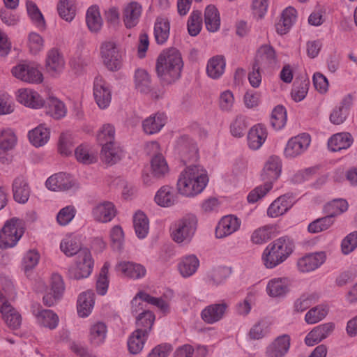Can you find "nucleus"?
I'll return each instance as SVG.
<instances>
[{
	"label": "nucleus",
	"instance_id": "nucleus-1",
	"mask_svg": "<svg viewBox=\"0 0 357 357\" xmlns=\"http://www.w3.org/2000/svg\"><path fill=\"white\" fill-rule=\"evenodd\" d=\"M208 183V172L203 166L190 165L181 172L177 181V190L181 195L192 197L200 194Z\"/></svg>",
	"mask_w": 357,
	"mask_h": 357
},
{
	"label": "nucleus",
	"instance_id": "nucleus-2",
	"mask_svg": "<svg viewBox=\"0 0 357 357\" xmlns=\"http://www.w3.org/2000/svg\"><path fill=\"white\" fill-rule=\"evenodd\" d=\"M183 61L179 51L175 48L163 50L156 61V73L166 84L175 82L181 77Z\"/></svg>",
	"mask_w": 357,
	"mask_h": 357
},
{
	"label": "nucleus",
	"instance_id": "nucleus-3",
	"mask_svg": "<svg viewBox=\"0 0 357 357\" xmlns=\"http://www.w3.org/2000/svg\"><path fill=\"white\" fill-rule=\"evenodd\" d=\"M294 243L287 237L279 238L264 250L261 260L266 268H273L283 263L292 254Z\"/></svg>",
	"mask_w": 357,
	"mask_h": 357
},
{
	"label": "nucleus",
	"instance_id": "nucleus-4",
	"mask_svg": "<svg viewBox=\"0 0 357 357\" xmlns=\"http://www.w3.org/2000/svg\"><path fill=\"white\" fill-rule=\"evenodd\" d=\"M198 225L195 215L189 213L177 220L170 228V236L176 243L186 245L192 241Z\"/></svg>",
	"mask_w": 357,
	"mask_h": 357
},
{
	"label": "nucleus",
	"instance_id": "nucleus-5",
	"mask_svg": "<svg viewBox=\"0 0 357 357\" xmlns=\"http://www.w3.org/2000/svg\"><path fill=\"white\" fill-rule=\"evenodd\" d=\"M94 260L91 251L83 248L77 255L74 264L68 271L69 278L79 280L87 278L93 271Z\"/></svg>",
	"mask_w": 357,
	"mask_h": 357
},
{
	"label": "nucleus",
	"instance_id": "nucleus-6",
	"mask_svg": "<svg viewBox=\"0 0 357 357\" xmlns=\"http://www.w3.org/2000/svg\"><path fill=\"white\" fill-rule=\"evenodd\" d=\"M24 231L22 220L17 218L7 220L0 231V248L7 249L15 246Z\"/></svg>",
	"mask_w": 357,
	"mask_h": 357
},
{
	"label": "nucleus",
	"instance_id": "nucleus-7",
	"mask_svg": "<svg viewBox=\"0 0 357 357\" xmlns=\"http://www.w3.org/2000/svg\"><path fill=\"white\" fill-rule=\"evenodd\" d=\"M101 59L104 65L111 71L121 68L123 52L120 46L113 40H105L100 47Z\"/></svg>",
	"mask_w": 357,
	"mask_h": 357
},
{
	"label": "nucleus",
	"instance_id": "nucleus-8",
	"mask_svg": "<svg viewBox=\"0 0 357 357\" xmlns=\"http://www.w3.org/2000/svg\"><path fill=\"white\" fill-rule=\"evenodd\" d=\"M11 73L16 79L29 84H40L43 81V75L33 63L22 62L13 66Z\"/></svg>",
	"mask_w": 357,
	"mask_h": 357
},
{
	"label": "nucleus",
	"instance_id": "nucleus-9",
	"mask_svg": "<svg viewBox=\"0 0 357 357\" xmlns=\"http://www.w3.org/2000/svg\"><path fill=\"white\" fill-rule=\"evenodd\" d=\"M311 143V137L303 132L289 138L283 151L284 157L287 159H295L307 151Z\"/></svg>",
	"mask_w": 357,
	"mask_h": 357
},
{
	"label": "nucleus",
	"instance_id": "nucleus-10",
	"mask_svg": "<svg viewBox=\"0 0 357 357\" xmlns=\"http://www.w3.org/2000/svg\"><path fill=\"white\" fill-rule=\"evenodd\" d=\"M17 136L15 132L9 128L0 130V162L8 164L10 162L9 152L12 151L17 144Z\"/></svg>",
	"mask_w": 357,
	"mask_h": 357
},
{
	"label": "nucleus",
	"instance_id": "nucleus-11",
	"mask_svg": "<svg viewBox=\"0 0 357 357\" xmlns=\"http://www.w3.org/2000/svg\"><path fill=\"white\" fill-rule=\"evenodd\" d=\"M65 66V59L59 49L53 47L47 52L45 66L46 72L51 77H58L63 73Z\"/></svg>",
	"mask_w": 357,
	"mask_h": 357
},
{
	"label": "nucleus",
	"instance_id": "nucleus-12",
	"mask_svg": "<svg viewBox=\"0 0 357 357\" xmlns=\"http://www.w3.org/2000/svg\"><path fill=\"white\" fill-rule=\"evenodd\" d=\"M93 92L98 106L102 109L107 108L112 100V91L109 84L101 76L95 77Z\"/></svg>",
	"mask_w": 357,
	"mask_h": 357
},
{
	"label": "nucleus",
	"instance_id": "nucleus-13",
	"mask_svg": "<svg viewBox=\"0 0 357 357\" xmlns=\"http://www.w3.org/2000/svg\"><path fill=\"white\" fill-rule=\"evenodd\" d=\"M15 99L20 104L31 109H40L45 106V100L35 90L20 88L15 93Z\"/></svg>",
	"mask_w": 357,
	"mask_h": 357
},
{
	"label": "nucleus",
	"instance_id": "nucleus-14",
	"mask_svg": "<svg viewBox=\"0 0 357 357\" xmlns=\"http://www.w3.org/2000/svg\"><path fill=\"white\" fill-rule=\"evenodd\" d=\"M0 312L2 319L8 328L13 330L20 327L22 318L20 312L15 309L0 292Z\"/></svg>",
	"mask_w": 357,
	"mask_h": 357
},
{
	"label": "nucleus",
	"instance_id": "nucleus-15",
	"mask_svg": "<svg viewBox=\"0 0 357 357\" xmlns=\"http://www.w3.org/2000/svg\"><path fill=\"white\" fill-rule=\"evenodd\" d=\"M50 286V289L45 292L43 298L44 305L48 307L55 305L62 297L65 290L63 278L57 273L52 275Z\"/></svg>",
	"mask_w": 357,
	"mask_h": 357
},
{
	"label": "nucleus",
	"instance_id": "nucleus-16",
	"mask_svg": "<svg viewBox=\"0 0 357 357\" xmlns=\"http://www.w3.org/2000/svg\"><path fill=\"white\" fill-rule=\"evenodd\" d=\"M326 259V254L325 252L307 254L297 260L296 267L301 273H310L324 264Z\"/></svg>",
	"mask_w": 357,
	"mask_h": 357
},
{
	"label": "nucleus",
	"instance_id": "nucleus-17",
	"mask_svg": "<svg viewBox=\"0 0 357 357\" xmlns=\"http://www.w3.org/2000/svg\"><path fill=\"white\" fill-rule=\"evenodd\" d=\"M229 304L225 301L206 306L201 312V319L208 324H215L225 316Z\"/></svg>",
	"mask_w": 357,
	"mask_h": 357
},
{
	"label": "nucleus",
	"instance_id": "nucleus-18",
	"mask_svg": "<svg viewBox=\"0 0 357 357\" xmlns=\"http://www.w3.org/2000/svg\"><path fill=\"white\" fill-rule=\"evenodd\" d=\"M290 288L291 281L288 278H273L268 281L266 292L271 298H280L284 297L290 291Z\"/></svg>",
	"mask_w": 357,
	"mask_h": 357
},
{
	"label": "nucleus",
	"instance_id": "nucleus-19",
	"mask_svg": "<svg viewBox=\"0 0 357 357\" xmlns=\"http://www.w3.org/2000/svg\"><path fill=\"white\" fill-rule=\"evenodd\" d=\"M73 178L64 172H59L50 176L45 181V186L51 191L68 190L75 185Z\"/></svg>",
	"mask_w": 357,
	"mask_h": 357
},
{
	"label": "nucleus",
	"instance_id": "nucleus-20",
	"mask_svg": "<svg viewBox=\"0 0 357 357\" xmlns=\"http://www.w3.org/2000/svg\"><path fill=\"white\" fill-rule=\"evenodd\" d=\"M291 345V337L288 334H282L275 337L266 348V357H284Z\"/></svg>",
	"mask_w": 357,
	"mask_h": 357
},
{
	"label": "nucleus",
	"instance_id": "nucleus-21",
	"mask_svg": "<svg viewBox=\"0 0 357 357\" xmlns=\"http://www.w3.org/2000/svg\"><path fill=\"white\" fill-rule=\"evenodd\" d=\"M241 221L236 216L228 215L222 217L218 222L215 231L217 238H224L238 231Z\"/></svg>",
	"mask_w": 357,
	"mask_h": 357
},
{
	"label": "nucleus",
	"instance_id": "nucleus-22",
	"mask_svg": "<svg viewBox=\"0 0 357 357\" xmlns=\"http://www.w3.org/2000/svg\"><path fill=\"white\" fill-rule=\"evenodd\" d=\"M143 12L142 6L137 1L126 4L122 11V19L125 26L131 29L139 22Z\"/></svg>",
	"mask_w": 357,
	"mask_h": 357
},
{
	"label": "nucleus",
	"instance_id": "nucleus-23",
	"mask_svg": "<svg viewBox=\"0 0 357 357\" xmlns=\"http://www.w3.org/2000/svg\"><path fill=\"white\" fill-rule=\"evenodd\" d=\"M116 210L112 202L105 201L95 205L91 211L93 220L101 223H107L116 216Z\"/></svg>",
	"mask_w": 357,
	"mask_h": 357
},
{
	"label": "nucleus",
	"instance_id": "nucleus-24",
	"mask_svg": "<svg viewBox=\"0 0 357 357\" xmlns=\"http://www.w3.org/2000/svg\"><path fill=\"white\" fill-rule=\"evenodd\" d=\"M167 121V116L162 112H156L145 118L142 122L143 132L149 135L160 132Z\"/></svg>",
	"mask_w": 357,
	"mask_h": 357
},
{
	"label": "nucleus",
	"instance_id": "nucleus-25",
	"mask_svg": "<svg viewBox=\"0 0 357 357\" xmlns=\"http://www.w3.org/2000/svg\"><path fill=\"white\" fill-rule=\"evenodd\" d=\"M107 326L103 321H98L92 323L88 329V341L95 347L103 344L107 337Z\"/></svg>",
	"mask_w": 357,
	"mask_h": 357
},
{
	"label": "nucleus",
	"instance_id": "nucleus-26",
	"mask_svg": "<svg viewBox=\"0 0 357 357\" xmlns=\"http://www.w3.org/2000/svg\"><path fill=\"white\" fill-rule=\"evenodd\" d=\"M139 299L157 307L162 312L165 314L169 313L170 311L169 304L167 301L162 298L152 296L144 291H139L137 293L132 299L131 305L133 311L137 312V307L140 305Z\"/></svg>",
	"mask_w": 357,
	"mask_h": 357
},
{
	"label": "nucleus",
	"instance_id": "nucleus-27",
	"mask_svg": "<svg viewBox=\"0 0 357 357\" xmlns=\"http://www.w3.org/2000/svg\"><path fill=\"white\" fill-rule=\"evenodd\" d=\"M334 328L335 325L331 322L319 325L307 333L305 338V343L310 347L314 346L328 337Z\"/></svg>",
	"mask_w": 357,
	"mask_h": 357
},
{
	"label": "nucleus",
	"instance_id": "nucleus-28",
	"mask_svg": "<svg viewBox=\"0 0 357 357\" xmlns=\"http://www.w3.org/2000/svg\"><path fill=\"white\" fill-rule=\"evenodd\" d=\"M176 151L184 162L196 160L198 158V150L196 144L187 137L178 139Z\"/></svg>",
	"mask_w": 357,
	"mask_h": 357
},
{
	"label": "nucleus",
	"instance_id": "nucleus-29",
	"mask_svg": "<svg viewBox=\"0 0 357 357\" xmlns=\"http://www.w3.org/2000/svg\"><path fill=\"white\" fill-rule=\"evenodd\" d=\"M278 63L275 50L270 45H262L257 51L255 64L264 68L275 67Z\"/></svg>",
	"mask_w": 357,
	"mask_h": 357
},
{
	"label": "nucleus",
	"instance_id": "nucleus-30",
	"mask_svg": "<svg viewBox=\"0 0 357 357\" xmlns=\"http://www.w3.org/2000/svg\"><path fill=\"white\" fill-rule=\"evenodd\" d=\"M36 323L44 328L53 330L56 328L59 322V316L52 310L38 308L33 312Z\"/></svg>",
	"mask_w": 357,
	"mask_h": 357
},
{
	"label": "nucleus",
	"instance_id": "nucleus-31",
	"mask_svg": "<svg viewBox=\"0 0 357 357\" xmlns=\"http://www.w3.org/2000/svg\"><path fill=\"white\" fill-rule=\"evenodd\" d=\"M95 305V294L92 291L82 292L77 297V312L79 317H88Z\"/></svg>",
	"mask_w": 357,
	"mask_h": 357
},
{
	"label": "nucleus",
	"instance_id": "nucleus-32",
	"mask_svg": "<svg viewBox=\"0 0 357 357\" xmlns=\"http://www.w3.org/2000/svg\"><path fill=\"white\" fill-rule=\"evenodd\" d=\"M294 204L291 196L282 195L274 200L267 209V215L271 218H277L284 214Z\"/></svg>",
	"mask_w": 357,
	"mask_h": 357
},
{
	"label": "nucleus",
	"instance_id": "nucleus-33",
	"mask_svg": "<svg viewBox=\"0 0 357 357\" xmlns=\"http://www.w3.org/2000/svg\"><path fill=\"white\" fill-rule=\"evenodd\" d=\"M125 155L123 150L116 142L103 145L100 151L101 160L107 165H114Z\"/></svg>",
	"mask_w": 357,
	"mask_h": 357
},
{
	"label": "nucleus",
	"instance_id": "nucleus-34",
	"mask_svg": "<svg viewBox=\"0 0 357 357\" xmlns=\"http://www.w3.org/2000/svg\"><path fill=\"white\" fill-rule=\"evenodd\" d=\"M154 202L160 207L169 208L178 202V196L173 188L164 185L156 192Z\"/></svg>",
	"mask_w": 357,
	"mask_h": 357
},
{
	"label": "nucleus",
	"instance_id": "nucleus-35",
	"mask_svg": "<svg viewBox=\"0 0 357 357\" xmlns=\"http://www.w3.org/2000/svg\"><path fill=\"white\" fill-rule=\"evenodd\" d=\"M115 269L121 273L123 276L132 279L143 278L146 273V268L141 264L126 261L118 262Z\"/></svg>",
	"mask_w": 357,
	"mask_h": 357
},
{
	"label": "nucleus",
	"instance_id": "nucleus-36",
	"mask_svg": "<svg viewBox=\"0 0 357 357\" xmlns=\"http://www.w3.org/2000/svg\"><path fill=\"white\" fill-rule=\"evenodd\" d=\"M297 19V11L291 6L282 10L280 20L275 24V29L278 34L284 35L292 27Z\"/></svg>",
	"mask_w": 357,
	"mask_h": 357
},
{
	"label": "nucleus",
	"instance_id": "nucleus-37",
	"mask_svg": "<svg viewBox=\"0 0 357 357\" xmlns=\"http://www.w3.org/2000/svg\"><path fill=\"white\" fill-rule=\"evenodd\" d=\"M282 162L278 156H271L265 164L261 177L266 182H273L277 180L281 173Z\"/></svg>",
	"mask_w": 357,
	"mask_h": 357
},
{
	"label": "nucleus",
	"instance_id": "nucleus-38",
	"mask_svg": "<svg viewBox=\"0 0 357 357\" xmlns=\"http://www.w3.org/2000/svg\"><path fill=\"white\" fill-rule=\"evenodd\" d=\"M50 129L45 124H40L28 132L30 143L35 147L45 146L50 139Z\"/></svg>",
	"mask_w": 357,
	"mask_h": 357
},
{
	"label": "nucleus",
	"instance_id": "nucleus-39",
	"mask_svg": "<svg viewBox=\"0 0 357 357\" xmlns=\"http://www.w3.org/2000/svg\"><path fill=\"white\" fill-rule=\"evenodd\" d=\"M46 114L54 119H61L66 116L67 108L63 102L53 96H49L45 101Z\"/></svg>",
	"mask_w": 357,
	"mask_h": 357
},
{
	"label": "nucleus",
	"instance_id": "nucleus-40",
	"mask_svg": "<svg viewBox=\"0 0 357 357\" xmlns=\"http://www.w3.org/2000/svg\"><path fill=\"white\" fill-rule=\"evenodd\" d=\"M267 138V132L265 127L257 124L252 127L248 133V144L252 150L259 149Z\"/></svg>",
	"mask_w": 357,
	"mask_h": 357
},
{
	"label": "nucleus",
	"instance_id": "nucleus-41",
	"mask_svg": "<svg viewBox=\"0 0 357 357\" xmlns=\"http://www.w3.org/2000/svg\"><path fill=\"white\" fill-rule=\"evenodd\" d=\"M31 189L27 181L23 176L17 177L13 183V194L14 199L20 204L27 202Z\"/></svg>",
	"mask_w": 357,
	"mask_h": 357
},
{
	"label": "nucleus",
	"instance_id": "nucleus-42",
	"mask_svg": "<svg viewBox=\"0 0 357 357\" xmlns=\"http://www.w3.org/2000/svg\"><path fill=\"white\" fill-rule=\"evenodd\" d=\"M354 142V138L349 132L333 135L328 141V149L333 152L349 149Z\"/></svg>",
	"mask_w": 357,
	"mask_h": 357
},
{
	"label": "nucleus",
	"instance_id": "nucleus-43",
	"mask_svg": "<svg viewBox=\"0 0 357 357\" xmlns=\"http://www.w3.org/2000/svg\"><path fill=\"white\" fill-rule=\"evenodd\" d=\"M168 164L162 154L155 155L150 162V172L153 178L160 179L169 173Z\"/></svg>",
	"mask_w": 357,
	"mask_h": 357
},
{
	"label": "nucleus",
	"instance_id": "nucleus-44",
	"mask_svg": "<svg viewBox=\"0 0 357 357\" xmlns=\"http://www.w3.org/2000/svg\"><path fill=\"white\" fill-rule=\"evenodd\" d=\"M60 249L67 257L77 255L83 250L79 237L75 234L66 235L61 241Z\"/></svg>",
	"mask_w": 357,
	"mask_h": 357
},
{
	"label": "nucleus",
	"instance_id": "nucleus-45",
	"mask_svg": "<svg viewBox=\"0 0 357 357\" xmlns=\"http://www.w3.org/2000/svg\"><path fill=\"white\" fill-rule=\"evenodd\" d=\"M76 160L84 165H91L97 162L96 151L90 146L81 144L78 146L74 153Z\"/></svg>",
	"mask_w": 357,
	"mask_h": 357
},
{
	"label": "nucleus",
	"instance_id": "nucleus-46",
	"mask_svg": "<svg viewBox=\"0 0 357 357\" xmlns=\"http://www.w3.org/2000/svg\"><path fill=\"white\" fill-rule=\"evenodd\" d=\"M170 24L167 18L159 17L156 19L154 25V36L159 45L164 44L169 36Z\"/></svg>",
	"mask_w": 357,
	"mask_h": 357
},
{
	"label": "nucleus",
	"instance_id": "nucleus-47",
	"mask_svg": "<svg viewBox=\"0 0 357 357\" xmlns=\"http://www.w3.org/2000/svg\"><path fill=\"white\" fill-rule=\"evenodd\" d=\"M204 23L210 32H216L220 29V16L217 8L213 5L208 6L204 11Z\"/></svg>",
	"mask_w": 357,
	"mask_h": 357
},
{
	"label": "nucleus",
	"instance_id": "nucleus-48",
	"mask_svg": "<svg viewBox=\"0 0 357 357\" xmlns=\"http://www.w3.org/2000/svg\"><path fill=\"white\" fill-rule=\"evenodd\" d=\"M226 63L222 56L211 58L206 66V73L209 77L213 79H219L224 73Z\"/></svg>",
	"mask_w": 357,
	"mask_h": 357
},
{
	"label": "nucleus",
	"instance_id": "nucleus-49",
	"mask_svg": "<svg viewBox=\"0 0 357 357\" xmlns=\"http://www.w3.org/2000/svg\"><path fill=\"white\" fill-rule=\"evenodd\" d=\"M144 333L142 328H137L130 335L128 340V347L131 354H137L143 349L147 337Z\"/></svg>",
	"mask_w": 357,
	"mask_h": 357
},
{
	"label": "nucleus",
	"instance_id": "nucleus-50",
	"mask_svg": "<svg viewBox=\"0 0 357 357\" xmlns=\"http://www.w3.org/2000/svg\"><path fill=\"white\" fill-rule=\"evenodd\" d=\"M86 22L91 32H98L101 29L103 20L98 6H93L89 8L86 15Z\"/></svg>",
	"mask_w": 357,
	"mask_h": 357
},
{
	"label": "nucleus",
	"instance_id": "nucleus-51",
	"mask_svg": "<svg viewBox=\"0 0 357 357\" xmlns=\"http://www.w3.org/2000/svg\"><path fill=\"white\" fill-rule=\"evenodd\" d=\"M273 232V226L270 225L261 226L252 231L250 241L253 244L262 245L272 238Z\"/></svg>",
	"mask_w": 357,
	"mask_h": 357
},
{
	"label": "nucleus",
	"instance_id": "nucleus-52",
	"mask_svg": "<svg viewBox=\"0 0 357 357\" xmlns=\"http://www.w3.org/2000/svg\"><path fill=\"white\" fill-rule=\"evenodd\" d=\"M133 225L139 238H144L147 236L149 230V221L144 213L142 211L135 213L133 217Z\"/></svg>",
	"mask_w": 357,
	"mask_h": 357
},
{
	"label": "nucleus",
	"instance_id": "nucleus-53",
	"mask_svg": "<svg viewBox=\"0 0 357 357\" xmlns=\"http://www.w3.org/2000/svg\"><path fill=\"white\" fill-rule=\"evenodd\" d=\"M199 261L196 256L189 255L184 257L178 264V270L181 275L188 278L193 275L197 270Z\"/></svg>",
	"mask_w": 357,
	"mask_h": 357
},
{
	"label": "nucleus",
	"instance_id": "nucleus-54",
	"mask_svg": "<svg viewBox=\"0 0 357 357\" xmlns=\"http://www.w3.org/2000/svg\"><path fill=\"white\" fill-rule=\"evenodd\" d=\"M270 332V324L265 319L255 323L248 333L251 340H259L266 337Z\"/></svg>",
	"mask_w": 357,
	"mask_h": 357
},
{
	"label": "nucleus",
	"instance_id": "nucleus-55",
	"mask_svg": "<svg viewBox=\"0 0 357 357\" xmlns=\"http://www.w3.org/2000/svg\"><path fill=\"white\" fill-rule=\"evenodd\" d=\"M348 209V204L342 199H334L324 206V212L331 219L345 212Z\"/></svg>",
	"mask_w": 357,
	"mask_h": 357
},
{
	"label": "nucleus",
	"instance_id": "nucleus-56",
	"mask_svg": "<svg viewBox=\"0 0 357 357\" xmlns=\"http://www.w3.org/2000/svg\"><path fill=\"white\" fill-rule=\"evenodd\" d=\"M135 83L138 91L142 93H149L151 91V79L146 70L138 69L135 71Z\"/></svg>",
	"mask_w": 357,
	"mask_h": 357
},
{
	"label": "nucleus",
	"instance_id": "nucleus-57",
	"mask_svg": "<svg viewBox=\"0 0 357 357\" xmlns=\"http://www.w3.org/2000/svg\"><path fill=\"white\" fill-rule=\"evenodd\" d=\"M26 11L32 22L40 29H45V21L43 14L36 4L32 1H27Z\"/></svg>",
	"mask_w": 357,
	"mask_h": 357
},
{
	"label": "nucleus",
	"instance_id": "nucleus-58",
	"mask_svg": "<svg viewBox=\"0 0 357 357\" xmlns=\"http://www.w3.org/2000/svg\"><path fill=\"white\" fill-rule=\"evenodd\" d=\"M97 140L102 145L115 142V128L113 125L104 124L97 132Z\"/></svg>",
	"mask_w": 357,
	"mask_h": 357
},
{
	"label": "nucleus",
	"instance_id": "nucleus-59",
	"mask_svg": "<svg viewBox=\"0 0 357 357\" xmlns=\"http://www.w3.org/2000/svg\"><path fill=\"white\" fill-rule=\"evenodd\" d=\"M57 10L60 17L67 22H71L75 16V8L73 0H59Z\"/></svg>",
	"mask_w": 357,
	"mask_h": 357
},
{
	"label": "nucleus",
	"instance_id": "nucleus-60",
	"mask_svg": "<svg viewBox=\"0 0 357 357\" xmlns=\"http://www.w3.org/2000/svg\"><path fill=\"white\" fill-rule=\"evenodd\" d=\"M328 312L327 306L320 305L310 309L305 316V321L308 324H314L325 318Z\"/></svg>",
	"mask_w": 357,
	"mask_h": 357
},
{
	"label": "nucleus",
	"instance_id": "nucleus-61",
	"mask_svg": "<svg viewBox=\"0 0 357 357\" xmlns=\"http://www.w3.org/2000/svg\"><path fill=\"white\" fill-rule=\"evenodd\" d=\"M273 188L271 182H265L264 184L257 186L252 189L247 196L248 202L255 204L264 198L267 193Z\"/></svg>",
	"mask_w": 357,
	"mask_h": 357
},
{
	"label": "nucleus",
	"instance_id": "nucleus-62",
	"mask_svg": "<svg viewBox=\"0 0 357 357\" xmlns=\"http://www.w3.org/2000/svg\"><path fill=\"white\" fill-rule=\"evenodd\" d=\"M77 213L76 208L73 205L66 206L61 209L56 214V222L60 226H66L69 225Z\"/></svg>",
	"mask_w": 357,
	"mask_h": 357
},
{
	"label": "nucleus",
	"instance_id": "nucleus-63",
	"mask_svg": "<svg viewBox=\"0 0 357 357\" xmlns=\"http://www.w3.org/2000/svg\"><path fill=\"white\" fill-rule=\"evenodd\" d=\"M349 112V105L343 101L335 107L330 115V121L335 125H340L344 122Z\"/></svg>",
	"mask_w": 357,
	"mask_h": 357
},
{
	"label": "nucleus",
	"instance_id": "nucleus-64",
	"mask_svg": "<svg viewBox=\"0 0 357 357\" xmlns=\"http://www.w3.org/2000/svg\"><path fill=\"white\" fill-rule=\"evenodd\" d=\"M287 122V112L284 107H275L271 113V123L276 129H282Z\"/></svg>",
	"mask_w": 357,
	"mask_h": 357
}]
</instances>
